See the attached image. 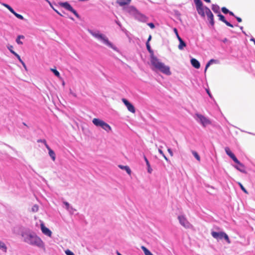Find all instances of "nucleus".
<instances>
[{"label":"nucleus","instance_id":"obj_53","mask_svg":"<svg viewBox=\"0 0 255 255\" xmlns=\"http://www.w3.org/2000/svg\"><path fill=\"white\" fill-rule=\"evenodd\" d=\"M204 0L208 3H210L211 2L210 0Z\"/></svg>","mask_w":255,"mask_h":255},{"label":"nucleus","instance_id":"obj_2","mask_svg":"<svg viewBox=\"0 0 255 255\" xmlns=\"http://www.w3.org/2000/svg\"><path fill=\"white\" fill-rule=\"evenodd\" d=\"M25 242L39 248L44 247V243L40 238L36 235L25 234L22 235Z\"/></svg>","mask_w":255,"mask_h":255},{"label":"nucleus","instance_id":"obj_48","mask_svg":"<svg viewBox=\"0 0 255 255\" xmlns=\"http://www.w3.org/2000/svg\"><path fill=\"white\" fill-rule=\"evenodd\" d=\"M228 40L226 38H224V39L223 40V42L224 43H226V42H228Z\"/></svg>","mask_w":255,"mask_h":255},{"label":"nucleus","instance_id":"obj_30","mask_svg":"<svg viewBox=\"0 0 255 255\" xmlns=\"http://www.w3.org/2000/svg\"><path fill=\"white\" fill-rule=\"evenodd\" d=\"M223 238L227 241L228 244H230L231 241L229 239V238L225 233H224V234H223Z\"/></svg>","mask_w":255,"mask_h":255},{"label":"nucleus","instance_id":"obj_37","mask_svg":"<svg viewBox=\"0 0 255 255\" xmlns=\"http://www.w3.org/2000/svg\"><path fill=\"white\" fill-rule=\"evenodd\" d=\"M65 253L66 254V255H75L74 253L69 250H66L65 251Z\"/></svg>","mask_w":255,"mask_h":255},{"label":"nucleus","instance_id":"obj_13","mask_svg":"<svg viewBox=\"0 0 255 255\" xmlns=\"http://www.w3.org/2000/svg\"><path fill=\"white\" fill-rule=\"evenodd\" d=\"M223 234H224V232H216L213 231L211 233L212 237L217 240L223 239Z\"/></svg>","mask_w":255,"mask_h":255},{"label":"nucleus","instance_id":"obj_5","mask_svg":"<svg viewBox=\"0 0 255 255\" xmlns=\"http://www.w3.org/2000/svg\"><path fill=\"white\" fill-rule=\"evenodd\" d=\"M194 1L196 5L197 11L199 14L202 17H205L204 9L205 7H203L202 1L201 0H194Z\"/></svg>","mask_w":255,"mask_h":255},{"label":"nucleus","instance_id":"obj_16","mask_svg":"<svg viewBox=\"0 0 255 255\" xmlns=\"http://www.w3.org/2000/svg\"><path fill=\"white\" fill-rule=\"evenodd\" d=\"M191 63L192 65L196 69H199L200 67V64L199 62L196 59L192 58L191 60Z\"/></svg>","mask_w":255,"mask_h":255},{"label":"nucleus","instance_id":"obj_55","mask_svg":"<svg viewBox=\"0 0 255 255\" xmlns=\"http://www.w3.org/2000/svg\"><path fill=\"white\" fill-rule=\"evenodd\" d=\"M23 124L24 126H27V125H26V124H25V123H23Z\"/></svg>","mask_w":255,"mask_h":255},{"label":"nucleus","instance_id":"obj_42","mask_svg":"<svg viewBox=\"0 0 255 255\" xmlns=\"http://www.w3.org/2000/svg\"><path fill=\"white\" fill-rule=\"evenodd\" d=\"M167 151H168V153H169V154L170 155V156H173V153L171 149L170 148H168L167 149Z\"/></svg>","mask_w":255,"mask_h":255},{"label":"nucleus","instance_id":"obj_1","mask_svg":"<svg viewBox=\"0 0 255 255\" xmlns=\"http://www.w3.org/2000/svg\"><path fill=\"white\" fill-rule=\"evenodd\" d=\"M150 61L152 66L151 68L153 70H158L167 75L171 74L170 67L162 63L154 55H150Z\"/></svg>","mask_w":255,"mask_h":255},{"label":"nucleus","instance_id":"obj_26","mask_svg":"<svg viewBox=\"0 0 255 255\" xmlns=\"http://www.w3.org/2000/svg\"><path fill=\"white\" fill-rule=\"evenodd\" d=\"M146 46L147 49L148 50L149 52L150 53V55H154L153 51L151 50L150 45L148 42H146Z\"/></svg>","mask_w":255,"mask_h":255},{"label":"nucleus","instance_id":"obj_3","mask_svg":"<svg viewBox=\"0 0 255 255\" xmlns=\"http://www.w3.org/2000/svg\"><path fill=\"white\" fill-rule=\"evenodd\" d=\"M92 122L96 126L101 127L108 132L112 130L110 125L99 119L94 118L93 119Z\"/></svg>","mask_w":255,"mask_h":255},{"label":"nucleus","instance_id":"obj_7","mask_svg":"<svg viewBox=\"0 0 255 255\" xmlns=\"http://www.w3.org/2000/svg\"><path fill=\"white\" fill-rule=\"evenodd\" d=\"M60 5L65 8V9L72 12L77 18H79V15L76 12V11L73 8L71 5L67 2L60 3Z\"/></svg>","mask_w":255,"mask_h":255},{"label":"nucleus","instance_id":"obj_28","mask_svg":"<svg viewBox=\"0 0 255 255\" xmlns=\"http://www.w3.org/2000/svg\"><path fill=\"white\" fill-rule=\"evenodd\" d=\"M192 153L194 156L196 158V159L198 161H200V157L199 155L198 154V153L195 151H192Z\"/></svg>","mask_w":255,"mask_h":255},{"label":"nucleus","instance_id":"obj_6","mask_svg":"<svg viewBox=\"0 0 255 255\" xmlns=\"http://www.w3.org/2000/svg\"><path fill=\"white\" fill-rule=\"evenodd\" d=\"M195 115L198 119V121H199L203 126L206 127L211 124V121L204 116L199 114H196Z\"/></svg>","mask_w":255,"mask_h":255},{"label":"nucleus","instance_id":"obj_11","mask_svg":"<svg viewBox=\"0 0 255 255\" xmlns=\"http://www.w3.org/2000/svg\"><path fill=\"white\" fill-rule=\"evenodd\" d=\"M123 102L125 104V105L126 106L127 108H128V110L131 113L134 114L135 112V108L134 106L129 103L127 100L126 99H122Z\"/></svg>","mask_w":255,"mask_h":255},{"label":"nucleus","instance_id":"obj_34","mask_svg":"<svg viewBox=\"0 0 255 255\" xmlns=\"http://www.w3.org/2000/svg\"><path fill=\"white\" fill-rule=\"evenodd\" d=\"M38 142H42L45 145L46 148L47 147V146H49L46 142V141L45 139H38L37 140Z\"/></svg>","mask_w":255,"mask_h":255},{"label":"nucleus","instance_id":"obj_33","mask_svg":"<svg viewBox=\"0 0 255 255\" xmlns=\"http://www.w3.org/2000/svg\"><path fill=\"white\" fill-rule=\"evenodd\" d=\"M158 152H159V153L160 154H161L163 157L164 158V159L166 160V161H168V158H167V157L165 155V154H164L163 152L162 151V150L161 149H158Z\"/></svg>","mask_w":255,"mask_h":255},{"label":"nucleus","instance_id":"obj_36","mask_svg":"<svg viewBox=\"0 0 255 255\" xmlns=\"http://www.w3.org/2000/svg\"><path fill=\"white\" fill-rule=\"evenodd\" d=\"M38 210V206L36 205H34L32 208V211L34 212H37Z\"/></svg>","mask_w":255,"mask_h":255},{"label":"nucleus","instance_id":"obj_8","mask_svg":"<svg viewBox=\"0 0 255 255\" xmlns=\"http://www.w3.org/2000/svg\"><path fill=\"white\" fill-rule=\"evenodd\" d=\"M225 150L227 154L229 155L235 163L243 166V164L239 161L234 154L231 151L229 147H226Z\"/></svg>","mask_w":255,"mask_h":255},{"label":"nucleus","instance_id":"obj_12","mask_svg":"<svg viewBox=\"0 0 255 255\" xmlns=\"http://www.w3.org/2000/svg\"><path fill=\"white\" fill-rule=\"evenodd\" d=\"M40 226H41V229L42 232L44 235H45L49 237H51L52 236L51 231L48 228L46 227L43 223H41Z\"/></svg>","mask_w":255,"mask_h":255},{"label":"nucleus","instance_id":"obj_31","mask_svg":"<svg viewBox=\"0 0 255 255\" xmlns=\"http://www.w3.org/2000/svg\"><path fill=\"white\" fill-rule=\"evenodd\" d=\"M51 70L53 72L55 76H56L58 77H60V73L56 69H51Z\"/></svg>","mask_w":255,"mask_h":255},{"label":"nucleus","instance_id":"obj_32","mask_svg":"<svg viewBox=\"0 0 255 255\" xmlns=\"http://www.w3.org/2000/svg\"><path fill=\"white\" fill-rule=\"evenodd\" d=\"M238 184L239 185L240 187H241V189L246 193L248 194V192L247 191V190L245 188V187L243 186V185L240 183L238 182Z\"/></svg>","mask_w":255,"mask_h":255},{"label":"nucleus","instance_id":"obj_35","mask_svg":"<svg viewBox=\"0 0 255 255\" xmlns=\"http://www.w3.org/2000/svg\"><path fill=\"white\" fill-rule=\"evenodd\" d=\"M221 10L225 14H227L229 12V10L225 7H222Z\"/></svg>","mask_w":255,"mask_h":255},{"label":"nucleus","instance_id":"obj_23","mask_svg":"<svg viewBox=\"0 0 255 255\" xmlns=\"http://www.w3.org/2000/svg\"><path fill=\"white\" fill-rule=\"evenodd\" d=\"M204 9V14H206L208 17L209 16H210V14H212L211 11L208 7L205 6Z\"/></svg>","mask_w":255,"mask_h":255},{"label":"nucleus","instance_id":"obj_19","mask_svg":"<svg viewBox=\"0 0 255 255\" xmlns=\"http://www.w3.org/2000/svg\"><path fill=\"white\" fill-rule=\"evenodd\" d=\"M119 167L122 169H124L128 173V174L129 175H130L131 174V170L129 168V167L128 166H123V165H119Z\"/></svg>","mask_w":255,"mask_h":255},{"label":"nucleus","instance_id":"obj_14","mask_svg":"<svg viewBox=\"0 0 255 255\" xmlns=\"http://www.w3.org/2000/svg\"><path fill=\"white\" fill-rule=\"evenodd\" d=\"M218 16L219 17V19L221 21H222V22H223L224 23H225L227 26L231 27H234L233 24H231L230 22H229L225 19V18L223 15H222V14L219 13L218 14Z\"/></svg>","mask_w":255,"mask_h":255},{"label":"nucleus","instance_id":"obj_40","mask_svg":"<svg viewBox=\"0 0 255 255\" xmlns=\"http://www.w3.org/2000/svg\"><path fill=\"white\" fill-rule=\"evenodd\" d=\"M14 55H15V56L17 57V59H18V60L20 62V63L21 62V61H23L21 60V59L20 57L19 56V55L18 54H17L16 53H14Z\"/></svg>","mask_w":255,"mask_h":255},{"label":"nucleus","instance_id":"obj_46","mask_svg":"<svg viewBox=\"0 0 255 255\" xmlns=\"http://www.w3.org/2000/svg\"><path fill=\"white\" fill-rule=\"evenodd\" d=\"M174 31L175 32V33H176V35L177 36V37L178 38V36H179L178 34V31H177V30L176 28H174Z\"/></svg>","mask_w":255,"mask_h":255},{"label":"nucleus","instance_id":"obj_29","mask_svg":"<svg viewBox=\"0 0 255 255\" xmlns=\"http://www.w3.org/2000/svg\"><path fill=\"white\" fill-rule=\"evenodd\" d=\"M0 249H2L4 252H6V247L3 243L0 242Z\"/></svg>","mask_w":255,"mask_h":255},{"label":"nucleus","instance_id":"obj_49","mask_svg":"<svg viewBox=\"0 0 255 255\" xmlns=\"http://www.w3.org/2000/svg\"><path fill=\"white\" fill-rule=\"evenodd\" d=\"M54 10H55V11H56V12H57L59 15H60V16H63V15H62L61 13H60L59 12H58L57 10H56V9H54Z\"/></svg>","mask_w":255,"mask_h":255},{"label":"nucleus","instance_id":"obj_51","mask_svg":"<svg viewBox=\"0 0 255 255\" xmlns=\"http://www.w3.org/2000/svg\"><path fill=\"white\" fill-rule=\"evenodd\" d=\"M151 170H152V169H151V168H150V167H148V172L151 173Z\"/></svg>","mask_w":255,"mask_h":255},{"label":"nucleus","instance_id":"obj_25","mask_svg":"<svg viewBox=\"0 0 255 255\" xmlns=\"http://www.w3.org/2000/svg\"><path fill=\"white\" fill-rule=\"evenodd\" d=\"M208 20H209V22L212 26H214V15L213 13L212 14H210V16L208 17Z\"/></svg>","mask_w":255,"mask_h":255},{"label":"nucleus","instance_id":"obj_18","mask_svg":"<svg viewBox=\"0 0 255 255\" xmlns=\"http://www.w3.org/2000/svg\"><path fill=\"white\" fill-rule=\"evenodd\" d=\"M131 1V0H117V3L120 6H124L128 4Z\"/></svg>","mask_w":255,"mask_h":255},{"label":"nucleus","instance_id":"obj_22","mask_svg":"<svg viewBox=\"0 0 255 255\" xmlns=\"http://www.w3.org/2000/svg\"><path fill=\"white\" fill-rule=\"evenodd\" d=\"M212 9L215 13H220L219 12L220 7L217 5L213 4L212 6Z\"/></svg>","mask_w":255,"mask_h":255},{"label":"nucleus","instance_id":"obj_20","mask_svg":"<svg viewBox=\"0 0 255 255\" xmlns=\"http://www.w3.org/2000/svg\"><path fill=\"white\" fill-rule=\"evenodd\" d=\"M141 249L143 251L145 255H153V254L144 246H141Z\"/></svg>","mask_w":255,"mask_h":255},{"label":"nucleus","instance_id":"obj_27","mask_svg":"<svg viewBox=\"0 0 255 255\" xmlns=\"http://www.w3.org/2000/svg\"><path fill=\"white\" fill-rule=\"evenodd\" d=\"M216 62V60L214 59H211L208 63L206 64L205 69V73H206L207 68L209 67V66L213 63H214Z\"/></svg>","mask_w":255,"mask_h":255},{"label":"nucleus","instance_id":"obj_52","mask_svg":"<svg viewBox=\"0 0 255 255\" xmlns=\"http://www.w3.org/2000/svg\"><path fill=\"white\" fill-rule=\"evenodd\" d=\"M151 38V36L149 35L147 42H148L149 43V41L150 40Z\"/></svg>","mask_w":255,"mask_h":255},{"label":"nucleus","instance_id":"obj_15","mask_svg":"<svg viewBox=\"0 0 255 255\" xmlns=\"http://www.w3.org/2000/svg\"><path fill=\"white\" fill-rule=\"evenodd\" d=\"M46 148L48 150V153L49 156L51 157L52 160L54 161L56 159V155L54 151L53 150H52L49 146H47Z\"/></svg>","mask_w":255,"mask_h":255},{"label":"nucleus","instance_id":"obj_38","mask_svg":"<svg viewBox=\"0 0 255 255\" xmlns=\"http://www.w3.org/2000/svg\"><path fill=\"white\" fill-rule=\"evenodd\" d=\"M8 49H9V50L10 51V52L11 53H12L13 55H14V53H16V52H15L13 50V46L10 45L8 47Z\"/></svg>","mask_w":255,"mask_h":255},{"label":"nucleus","instance_id":"obj_4","mask_svg":"<svg viewBox=\"0 0 255 255\" xmlns=\"http://www.w3.org/2000/svg\"><path fill=\"white\" fill-rule=\"evenodd\" d=\"M92 35L95 37L100 39L103 41V42L108 46L113 48L112 44L109 41L108 39L103 34L99 33H91Z\"/></svg>","mask_w":255,"mask_h":255},{"label":"nucleus","instance_id":"obj_10","mask_svg":"<svg viewBox=\"0 0 255 255\" xmlns=\"http://www.w3.org/2000/svg\"><path fill=\"white\" fill-rule=\"evenodd\" d=\"M2 5H3L4 7L7 8L12 13H13L17 18L23 20L24 19V17L22 15L17 13L14 11V10L12 9V8L8 4L2 3L1 4Z\"/></svg>","mask_w":255,"mask_h":255},{"label":"nucleus","instance_id":"obj_50","mask_svg":"<svg viewBox=\"0 0 255 255\" xmlns=\"http://www.w3.org/2000/svg\"><path fill=\"white\" fill-rule=\"evenodd\" d=\"M64 204H65V205L67 206V208H68L69 206V203L67 202H64Z\"/></svg>","mask_w":255,"mask_h":255},{"label":"nucleus","instance_id":"obj_43","mask_svg":"<svg viewBox=\"0 0 255 255\" xmlns=\"http://www.w3.org/2000/svg\"><path fill=\"white\" fill-rule=\"evenodd\" d=\"M206 92H207V94H208V95L209 96V97H210L211 98H213V97H212V95H211V93L210 92L209 90L207 89H206Z\"/></svg>","mask_w":255,"mask_h":255},{"label":"nucleus","instance_id":"obj_47","mask_svg":"<svg viewBox=\"0 0 255 255\" xmlns=\"http://www.w3.org/2000/svg\"><path fill=\"white\" fill-rule=\"evenodd\" d=\"M228 13H229V14H230V15H231L234 16H235V17L236 16L234 15V13H233V12H232V11H229V12H228Z\"/></svg>","mask_w":255,"mask_h":255},{"label":"nucleus","instance_id":"obj_54","mask_svg":"<svg viewBox=\"0 0 255 255\" xmlns=\"http://www.w3.org/2000/svg\"><path fill=\"white\" fill-rule=\"evenodd\" d=\"M117 255H122L118 251L117 252Z\"/></svg>","mask_w":255,"mask_h":255},{"label":"nucleus","instance_id":"obj_17","mask_svg":"<svg viewBox=\"0 0 255 255\" xmlns=\"http://www.w3.org/2000/svg\"><path fill=\"white\" fill-rule=\"evenodd\" d=\"M178 39L179 41V44L178 45V48L180 50H182L184 47L186 46V43L182 39V38L179 36H178Z\"/></svg>","mask_w":255,"mask_h":255},{"label":"nucleus","instance_id":"obj_9","mask_svg":"<svg viewBox=\"0 0 255 255\" xmlns=\"http://www.w3.org/2000/svg\"><path fill=\"white\" fill-rule=\"evenodd\" d=\"M178 218L181 225L185 228H190L192 227V225L188 221L184 216H179Z\"/></svg>","mask_w":255,"mask_h":255},{"label":"nucleus","instance_id":"obj_45","mask_svg":"<svg viewBox=\"0 0 255 255\" xmlns=\"http://www.w3.org/2000/svg\"><path fill=\"white\" fill-rule=\"evenodd\" d=\"M21 63L22 64V65L23 66V67L24 68V69L25 70H26L27 69L26 66L25 64L24 63V62L23 61H21Z\"/></svg>","mask_w":255,"mask_h":255},{"label":"nucleus","instance_id":"obj_24","mask_svg":"<svg viewBox=\"0 0 255 255\" xmlns=\"http://www.w3.org/2000/svg\"><path fill=\"white\" fill-rule=\"evenodd\" d=\"M239 166H236L235 167L236 168V169L238 170H239L240 171L242 172H243V173H246V171L245 170V166L243 164V166H241V165H239Z\"/></svg>","mask_w":255,"mask_h":255},{"label":"nucleus","instance_id":"obj_21","mask_svg":"<svg viewBox=\"0 0 255 255\" xmlns=\"http://www.w3.org/2000/svg\"><path fill=\"white\" fill-rule=\"evenodd\" d=\"M24 36L23 35H18L16 39V42L18 44L22 45L23 42L20 40V39H24Z\"/></svg>","mask_w":255,"mask_h":255},{"label":"nucleus","instance_id":"obj_39","mask_svg":"<svg viewBox=\"0 0 255 255\" xmlns=\"http://www.w3.org/2000/svg\"><path fill=\"white\" fill-rule=\"evenodd\" d=\"M144 160L146 162V165L148 167H150V164H149V162L148 161V160H147V158L145 156H144Z\"/></svg>","mask_w":255,"mask_h":255},{"label":"nucleus","instance_id":"obj_44","mask_svg":"<svg viewBox=\"0 0 255 255\" xmlns=\"http://www.w3.org/2000/svg\"><path fill=\"white\" fill-rule=\"evenodd\" d=\"M235 17L236 18L237 21L239 22H241L242 20V18L239 17H237V16H235Z\"/></svg>","mask_w":255,"mask_h":255},{"label":"nucleus","instance_id":"obj_41","mask_svg":"<svg viewBox=\"0 0 255 255\" xmlns=\"http://www.w3.org/2000/svg\"><path fill=\"white\" fill-rule=\"evenodd\" d=\"M147 24L152 29L155 27L154 24L153 23H148Z\"/></svg>","mask_w":255,"mask_h":255}]
</instances>
